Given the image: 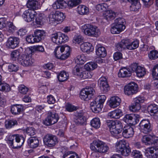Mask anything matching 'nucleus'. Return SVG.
<instances>
[{"mask_svg":"<svg viewBox=\"0 0 158 158\" xmlns=\"http://www.w3.org/2000/svg\"><path fill=\"white\" fill-rule=\"evenodd\" d=\"M97 67V64L95 63L89 62L86 64L84 66V68L87 71H82L81 70H80L78 66H76L73 70V73L83 79L90 78L91 76L89 71L93 70Z\"/></svg>","mask_w":158,"mask_h":158,"instance_id":"obj_1","label":"nucleus"},{"mask_svg":"<svg viewBox=\"0 0 158 158\" xmlns=\"http://www.w3.org/2000/svg\"><path fill=\"white\" fill-rule=\"evenodd\" d=\"M107 125L109 127L110 133L112 136L116 139H118L119 134L123 129L122 123L119 120L107 121Z\"/></svg>","mask_w":158,"mask_h":158,"instance_id":"obj_2","label":"nucleus"},{"mask_svg":"<svg viewBox=\"0 0 158 158\" xmlns=\"http://www.w3.org/2000/svg\"><path fill=\"white\" fill-rule=\"evenodd\" d=\"M139 40L137 39L132 41H131L128 39H124L119 42L117 45L116 47L119 51H122L126 48L127 49L132 50L138 48L139 46Z\"/></svg>","mask_w":158,"mask_h":158,"instance_id":"obj_3","label":"nucleus"},{"mask_svg":"<svg viewBox=\"0 0 158 158\" xmlns=\"http://www.w3.org/2000/svg\"><path fill=\"white\" fill-rule=\"evenodd\" d=\"M116 151L125 156H128L131 153V149L129 143L126 141L121 140L117 142L115 146Z\"/></svg>","mask_w":158,"mask_h":158,"instance_id":"obj_4","label":"nucleus"},{"mask_svg":"<svg viewBox=\"0 0 158 158\" xmlns=\"http://www.w3.org/2000/svg\"><path fill=\"white\" fill-rule=\"evenodd\" d=\"M106 99L105 96L102 95L98 96L94 101L91 102L90 105L92 111L96 113L101 112Z\"/></svg>","mask_w":158,"mask_h":158,"instance_id":"obj_5","label":"nucleus"},{"mask_svg":"<svg viewBox=\"0 0 158 158\" xmlns=\"http://www.w3.org/2000/svg\"><path fill=\"white\" fill-rule=\"evenodd\" d=\"M125 20L123 18L116 19L112 24L110 28L111 32L113 34H119L125 29Z\"/></svg>","mask_w":158,"mask_h":158,"instance_id":"obj_6","label":"nucleus"},{"mask_svg":"<svg viewBox=\"0 0 158 158\" xmlns=\"http://www.w3.org/2000/svg\"><path fill=\"white\" fill-rule=\"evenodd\" d=\"M81 31L89 36L98 37L100 34V30L97 27L90 24H86L82 26Z\"/></svg>","mask_w":158,"mask_h":158,"instance_id":"obj_7","label":"nucleus"},{"mask_svg":"<svg viewBox=\"0 0 158 158\" xmlns=\"http://www.w3.org/2000/svg\"><path fill=\"white\" fill-rule=\"evenodd\" d=\"M70 48L69 46H60L56 47L54 53L56 57L61 60H64L69 57L70 55Z\"/></svg>","mask_w":158,"mask_h":158,"instance_id":"obj_8","label":"nucleus"},{"mask_svg":"<svg viewBox=\"0 0 158 158\" xmlns=\"http://www.w3.org/2000/svg\"><path fill=\"white\" fill-rule=\"evenodd\" d=\"M90 148L92 151L101 153L106 152L109 149L108 146L105 143L99 140L94 141L91 143Z\"/></svg>","mask_w":158,"mask_h":158,"instance_id":"obj_9","label":"nucleus"},{"mask_svg":"<svg viewBox=\"0 0 158 158\" xmlns=\"http://www.w3.org/2000/svg\"><path fill=\"white\" fill-rule=\"evenodd\" d=\"M59 117L56 110L49 111L47 114V117L43 121V123L46 126H49L56 123Z\"/></svg>","mask_w":158,"mask_h":158,"instance_id":"obj_10","label":"nucleus"},{"mask_svg":"<svg viewBox=\"0 0 158 158\" xmlns=\"http://www.w3.org/2000/svg\"><path fill=\"white\" fill-rule=\"evenodd\" d=\"M152 145L155 147L148 149L145 152V155L147 158H157L158 157V139L153 138Z\"/></svg>","mask_w":158,"mask_h":158,"instance_id":"obj_11","label":"nucleus"},{"mask_svg":"<svg viewBox=\"0 0 158 158\" xmlns=\"http://www.w3.org/2000/svg\"><path fill=\"white\" fill-rule=\"evenodd\" d=\"M95 93V91L93 88L87 87L81 91L80 97L82 100L88 101L93 98Z\"/></svg>","mask_w":158,"mask_h":158,"instance_id":"obj_12","label":"nucleus"},{"mask_svg":"<svg viewBox=\"0 0 158 158\" xmlns=\"http://www.w3.org/2000/svg\"><path fill=\"white\" fill-rule=\"evenodd\" d=\"M139 126L141 131L144 134L150 133L153 129L150 121L148 119L142 120L139 123Z\"/></svg>","mask_w":158,"mask_h":158,"instance_id":"obj_13","label":"nucleus"},{"mask_svg":"<svg viewBox=\"0 0 158 158\" xmlns=\"http://www.w3.org/2000/svg\"><path fill=\"white\" fill-rule=\"evenodd\" d=\"M43 141L44 144L49 147H54L58 142L57 137L52 134H47L44 137Z\"/></svg>","mask_w":158,"mask_h":158,"instance_id":"obj_14","label":"nucleus"},{"mask_svg":"<svg viewBox=\"0 0 158 158\" xmlns=\"http://www.w3.org/2000/svg\"><path fill=\"white\" fill-rule=\"evenodd\" d=\"M132 72L136 73V76L139 77H142L146 74V69L144 67L141 66L136 63H133L130 66Z\"/></svg>","mask_w":158,"mask_h":158,"instance_id":"obj_15","label":"nucleus"},{"mask_svg":"<svg viewBox=\"0 0 158 158\" xmlns=\"http://www.w3.org/2000/svg\"><path fill=\"white\" fill-rule=\"evenodd\" d=\"M138 89L137 85L134 82H131L124 86V92L126 95L130 96L136 94Z\"/></svg>","mask_w":158,"mask_h":158,"instance_id":"obj_16","label":"nucleus"},{"mask_svg":"<svg viewBox=\"0 0 158 158\" xmlns=\"http://www.w3.org/2000/svg\"><path fill=\"white\" fill-rule=\"evenodd\" d=\"M139 115L135 114H127L123 119L127 124L135 125L139 122Z\"/></svg>","mask_w":158,"mask_h":158,"instance_id":"obj_17","label":"nucleus"},{"mask_svg":"<svg viewBox=\"0 0 158 158\" xmlns=\"http://www.w3.org/2000/svg\"><path fill=\"white\" fill-rule=\"evenodd\" d=\"M65 18L64 14L58 11H56L55 13L51 12L49 15V20L52 21H57L59 23L62 22Z\"/></svg>","mask_w":158,"mask_h":158,"instance_id":"obj_18","label":"nucleus"},{"mask_svg":"<svg viewBox=\"0 0 158 158\" xmlns=\"http://www.w3.org/2000/svg\"><path fill=\"white\" fill-rule=\"evenodd\" d=\"M144 101L143 97H138L134 99L133 103L130 106V110L133 112H137L141 108L140 103H143Z\"/></svg>","mask_w":158,"mask_h":158,"instance_id":"obj_19","label":"nucleus"},{"mask_svg":"<svg viewBox=\"0 0 158 158\" xmlns=\"http://www.w3.org/2000/svg\"><path fill=\"white\" fill-rule=\"evenodd\" d=\"M36 15L37 13L35 10L28 9L24 12L22 17L26 22H30L34 20Z\"/></svg>","mask_w":158,"mask_h":158,"instance_id":"obj_20","label":"nucleus"},{"mask_svg":"<svg viewBox=\"0 0 158 158\" xmlns=\"http://www.w3.org/2000/svg\"><path fill=\"white\" fill-rule=\"evenodd\" d=\"M98 84L101 90L103 93L107 92L110 87L107 78L104 77H101L98 81Z\"/></svg>","mask_w":158,"mask_h":158,"instance_id":"obj_21","label":"nucleus"},{"mask_svg":"<svg viewBox=\"0 0 158 158\" xmlns=\"http://www.w3.org/2000/svg\"><path fill=\"white\" fill-rule=\"evenodd\" d=\"M20 63L24 66H28L31 65L34 62V60L27 54H23L20 57Z\"/></svg>","mask_w":158,"mask_h":158,"instance_id":"obj_22","label":"nucleus"},{"mask_svg":"<svg viewBox=\"0 0 158 158\" xmlns=\"http://www.w3.org/2000/svg\"><path fill=\"white\" fill-rule=\"evenodd\" d=\"M19 38L10 37L6 42V46L9 48L14 49L19 46Z\"/></svg>","mask_w":158,"mask_h":158,"instance_id":"obj_23","label":"nucleus"},{"mask_svg":"<svg viewBox=\"0 0 158 158\" xmlns=\"http://www.w3.org/2000/svg\"><path fill=\"white\" fill-rule=\"evenodd\" d=\"M132 71L131 68L124 67L121 68L119 70L118 73V77L123 78L130 77L132 75Z\"/></svg>","mask_w":158,"mask_h":158,"instance_id":"obj_24","label":"nucleus"},{"mask_svg":"<svg viewBox=\"0 0 158 158\" xmlns=\"http://www.w3.org/2000/svg\"><path fill=\"white\" fill-rule=\"evenodd\" d=\"M85 114L86 113L82 110L77 111L75 114L76 120L79 124H82L86 121L87 118Z\"/></svg>","mask_w":158,"mask_h":158,"instance_id":"obj_25","label":"nucleus"},{"mask_svg":"<svg viewBox=\"0 0 158 158\" xmlns=\"http://www.w3.org/2000/svg\"><path fill=\"white\" fill-rule=\"evenodd\" d=\"M134 134L133 128L129 126L124 127L123 128L122 134L125 138L132 137Z\"/></svg>","mask_w":158,"mask_h":158,"instance_id":"obj_26","label":"nucleus"},{"mask_svg":"<svg viewBox=\"0 0 158 158\" xmlns=\"http://www.w3.org/2000/svg\"><path fill=\"white\" fill-rule=\"evenodd\" d=\"M121 102V100L120 98L114 96L111 98L109 105L111 108H115L119 105Z\"/></svg>","mask_w":158,"mask_h":158,"instance_id":"obj_27","label":"nucleus"},{"mask_svg":"<svg viewBox=\"0 0 158 158\" xmlns=\"http://www.w3.org/2000/svg\"><path fill=\"white\" fill-rule=\"evenodd\" d=\"M123 113L121 110L116 109L108 114V116L111 118L114 119H119L123 115Z\"/></svg>","mask_w":158,"mask_h":158,"instance_id":"obj_28","label":"nucleus"},{"mask_svg":"<svg viewBox=\"0 0 158 158\" xmlns=\"http://www.w3.org/2000/svg\"><path fill=\"white\" fill-rule=\"evenodd\" d=\"M34 35L36 41L38 42L44 39L46 34L44 30L36 29L34 31Z\"/></svg>","mask_w":158,"mask_h":158,"instance_id":"obj_29","label":"nucleus"},{"mask_svg":"<svg viewBox=\"0 0 158 158\" xmlns=\"http://www.w3.org/2000/svg\"><path fill=\"white\" fill-rule=\"evenodd\" d=\"M39 141L38 138L35 137H31L28 140V144L30 148H35L39 145Z\"/></svg>","mask_w":158,"mask_h":158,"instance_id":"obj_30","label":"nucleus"},{"mask_svg":"<svg viewBox=\"0 0 158 158\" xmlns=\"http://www.w3.org/2000/svg\"><path fill=\"white\" fill-rule=\"evenodd\" d=\"M94 49L93 46L90 43H84L81 45V49L84 52H92Z\"/></svg>","mask_w":158,"mask_h":158,"instance_id":"obj_31","label":"nucleus"},{"mask_svg":"<svg viewBox=\"0 0 158 158\" xmlns=\"http://www.w3.org/2000/svg\"><path fill=\"white\" fill-rule=\"evenodd\" d=\"M153 137L151 135H145L142 137V142L145 145H152Z\"/></svg>","mask_w":158,"mask_h":158,"instance_id":"obj_32","label":"nucleus"},{"mask_svg":"<svg viewBox=\"0 0 158 158\" xmlns=\"http://www.w3.org/2000/svg\"><path fill=\"white\" fill-rule=\"evenodd\" d=\"M96 53L98 57L103 58L106 55L107 52L104 47L97 46L96 48Z\"/></svg>","mask_w":158,"mask_h":158,"instance_id":"obj_33","label":"nucleus"},{"mask_svg":"<svg viewBox=\"0 0 158 158\" xmlns=\"http://www.w3.org/2000/svg\"><path fill=\"white\" fill-rule=\"evenodd\" d=\"M59 81L63 82L66 81L69 77V75L68 72L64 71L60 72L57 75V77Z\"/></svg>","mask_w":158,"mask_h":158,"instance_id":"obj_34","label":"nucleus"},{"mask_svg":"<svg viewBox=\"0 0 158 158\" xmlns=\"http://www.w3.org/2000/svg\"><path fill=\"white\" fill-rule=\"evenodd\" d=\"M67 3L64 0H56L52 5V7L55 9H62L65 7Z\"/></svg>","mask_w":158,"mask_h":158,"instance_id":"obj_35","label":"nucleus"},{"mask_svg":"<svg viewBox=\"0 0 158 158\" xmlns=\"http://www.w3.org/2000/svg\"><path fill=\"white\" fill-rule=\"evenodd\" d=\"M115 16V14L114 12L111 10H107L103 15V19L109 21L114 19Z\"/></svg>","mask_w":158,"mask_h":158,"instance_id":"obj_36","label":"nucleus"},{"mask_svg":"<svg viewBox=\"0 0 158 158\" xmlns=\"http://www.w3.org/2000/svg\"><path fill=\"white\" fill-rule=\"evenodd\" d=\"M128 1L132 3L130 7L131 10L136 11L140 8V5L138 0H128Z\"/></svg>","mask_w":158,"mask_h":158,"instance_id":"obj_37","label":"nucleus"},{"mask_svg":"<svg viewBox=\"0 0 158 158\" xmlns=\"http://www.w3.org/2000/svg\"><path fill=\"white\" fill-rule=\"evenodd\" d=\"M46 17L42 13H40L35 19V23L38 25H42L45 21Z\"/></svg>","mask_w":158,"mask_h":158,"instance_id":"obj_38","label":"nucleus"},{"mask_svg":"<svg viewBox=\"0 0 158 158\" xmlns=\"http://www.w3.org/2000/svg\"><path fill=\"white\" fill-rule=\"evenodd\" d=\"M51 39L52 41L56 44H61V39L59 32L52 34Z\"/></svg>","mask_w":158,"mask_h":158,"instance_id":"obj_39","label":"nucleus"},{"mask_svg":"<svg viewBox=\"0 0 158 158\" xmlns=\"http://www.w3.org/2000/svg\"><path fill=\"white\" fill-rule=\"evenodd\" d=\"M90 125L96 129L99 128L101 125V122L98 118H94L90 121Z\"/></svg>","mask_w":158,"mask_h":158,"instance_id":"obj_40","label":"nucleus"},{"mask_svg":"<svg viewBox=\"0 0 158 158\" xmlns=\"http://www.w3.org/2000/svg\"><path fill=\"white\" fill-rule=\"evenodd\" d=\"M77 9L79 14L81 15L87 14L89 12L88 8L84 5H80Z\"/></svg>","mask_w":158,"mask_h":158,"instance_id":"obj_41","label":"nucleus"},{"mask_svg":"<svg viewBox=\"0 0 158 158\" xmlns=\"http://www.w3.org/2000/svg\"><path fill=\"white\" fill-rule=\"evenodd\" d=\"M20 50L17 49L13 51L11 53V56L12 60L17 61L19 63Z\"/></svg>","mask_w":158,"mask_h":158,"instance_id":"obj_42","label":"nucleus"},{"mask_svg":"<svg viewBox=\"0 0 158 158\" xmlns=\"http://www.w3.org/2000/svg\"><path fill=\"white\" fill-rule=\"evenodd\" d=\"M63 158H79L78 155L72 151H69L65 153L63 155Z\"/></svg>","mask_w":158,"mask_h":158,"instance_id":"obj_43","label":"nucleus"},{"mask_svg":"<svg viewBox=\"0 0 158 158\" xmlns=\"http://www.w3.org/2000/svg\"><path fill=\"white\" fill-rule=\"evenodd\" d=\"M86 61V57L83 54L78 55L76 60V62L80 64H84Z\"/></svg>","mask_w":158,"mask_h":158,"instance_id":"obj_44","label":"nucleus"},{"mask_svg":"<svg viewBox=\"0 0 158 158\" xmlns=\"http://www.w3.org/2000/svg\"><path fill=\"white\" fill-rule=\"evenodd\" d=\"M20 106L19 104H15L11 107V112L15 115L19 114L20 113Z\"/></svg>","mask_w":158,"mask_h":158,"instance_id":"obj_45","label":"nucleus"},{"mask_svg":"<svg viewBox=\"0 0 158 158\" xmlns=\"http://www.w3.org/2000/svg\"><path fill=\"white\" fill-rule=\"evenodd\" d=\"M108 8V6L105 3L98 4L96 6V10L100 11H106Z\"/></svg>","mask_w":158,"mask_h":158,"instance_id":"obj_46","label":"nucleus"},{"mask_svg":"<svg viewBox=\"0 0 158 158\" xmlns=\"http://www.w3.org/2000/svg\"><path fill=\"white\" fill-rule=\"evenodd\" d=\"M10 89L9 85L6 83H0V90L6 92L9 91Z\"/></svg>","mask_w":158,"mask_h":158,"instance_id":"obj_47","label":"nucleus"},{"mask_svg":"<svg viewBox=\"0 0 158 158\" xmlns=\"http://www.w3.org/2000/svg\"><path fill=\"white\" fill-rule=\"evenodd\" d=\"M17 123L16 120H7L5 122V126L6 128H10Z\"/></svg>","mask_w":158,"mask_h":158,"instance_id":"obj_48","label":"nucleus"},{"mask_svg":"<svg viewBox=\"0 0 158 158\" xmlns=\"http://www.w3.org/2000/svg\"><path fill=\"white\" fill-rule=\"evenodd\" d=\"M17 137L15 139V141L12 143V145H10L9 146L13 149H17L20 148L19 145V143L20 142V135H17Z\"/></svg>","mask_w":158,"mask_h":158,"instance_id":"obj_49","label":"nucleus"},{"mask_svg":"<svg viewBox=\"0 0 158 158\" xmlns=\"http://www.w3.org/2000/svg\"><path fill=\"white\" fill-rule=\"evenodd\" d=\"M149 58L151 60H155L158 58V52L156 50L150 51L148 54Z\"/></svg>","mask_w":158,"mask_h":158,"instance_id":"obj_50","label":"nucleus"},{"mask_svg":"<svg viewBox=\"0 0 158 158\" xmlns=\"http://www.w3.org/2000/svg\"><path fill=\"white\" fill-rule=\"evenodd\" d=\"M158 108V106L156 104H151L148 106L147 110L148 113L151 114L154 111H156Z\"/></svg>","mask_w":158,"mask_h":158,"instance_id":"obj_51","label":"nucleus"},{"mask_svg":"<svg viewBox=\"0 0 158 158\" xmlns=\"http://www.w3.org/2000/svg\"><path fill=\"white\" fill-rule=\"evenodd\" d=\"M80 0H69L68 2V5L70 7L76 6L80 3Z\"/></svg>","mask_w":158,"mask_h":158,"instance_id":"obj_52","label":"nucleus"},{"mask_svg":"<svg viewBox=\"0 0 158 158\" xmlns=\"http://www.w3.org/2000/svg\"><path fill=\"white\" fill-rule=\"evenodd\" d=\"M131 155L134 158H143L141 152L138 150H133L131 153Z\"/></svg>","mask_w":158,"mask_h":158,"instance_id":"obj_53","label":"nucleus"},{"mask_svg":"<svg viewBox=\"0 0 158 158\" xmlns=\"http://www.w3.org/2000/svg\"><path fill=\"white\" fill-rule=\"evenodd\" d=\"M34 35H29L26 38L27 41L29 43L33 44L35 43H37L36 40H35Z\"/></svg>","mask_w":158,"mask_h":158,"instance_id":"obj_54","label":"nucleus"},{"mask_svg":"<svg viewBox=\"0 0 158 158\" xmlns=\"http://www.w3.org/2000/svg\"><path fill=\"white\" fill-rule=\"evenodd\" d=\"M19 134H16L15 135H9L7 137V143L10 146V145H12V143L14 141L15 139L17 137V135Z\"/></svg>","mask_w":158,"mask_h":158,"instance_id":"obj_55","label":"nucleus"},{"mask_svg":"<svg viewBox=\"0 0 158 158\" xmlns=\"http://www.w3.org/2000/svg\"><path fill=\"white\" fill-rule=\"evenodd\" d=\"M65 107L66 110L69 112H73L76 110L77 109L76 107L69 103H67L66 104Z\"/></svg>","mask_w":158,"mask_h":158,"instance_id":"obj_56","label":"nucleus"},{"mask_svg":"<svg viewBox=\"0 0 158 158\" xmlns=\"http://www.w3.org/2000/svg\"><path fill=\"white\" fill-rule=\"evenodd\" d=\"M156 70H157L158 72V64L154 66L152 70V76L156 80H158V73H156Z\"/></svg>","mask_w":158,"mask_h":158,"instance_id":"obj_57","label":"nucleus"},{"mask_svg":"<svg viewBox=\"0 0 158 158\" xmlns=\"http://www.w3.org/2000/svg\"><path fill=\"white\" fill-rule=\"evenodd\" d=\"M83 37L81 35H75L73 37V41L75 43L80 44L83 40Z\"/></svg>","mask_w":158,"mask_h":158,"instance_id":"obj_58","label":"nucleus"},{"mask_svg":"<svg viewBox=\"0 0 158 158\" xmlns=\"http://www.w3.org/2000/svg\"><path fill=\"white\" fill-rule=\"evenodd\" d=\"M59 33H60V37L61 39V44L66 42L68 41L69 37L67 35L61 32Z\"/></svg>","mask_w":158,"mask_h":158,"instance_id":"obj_59","label":"nucleus"},{"mask_svg":"<svg viewBox=\"0 0 158 158\" xmlns=\"http://www.w3.org/2000/svg\"><path fill=\"white\" fill-rule=\"evenodd\" d=\"M27 133L30 136H33L35 134V131L34 128L32 127H27L26 130Z\"/></svg>","mask_w":158,"mask_h":158,"instance_id":"obj_60","label":"nucleus"},{"mask_svg":"<svg viewBox=\"0 0 158 158\" xmlns=\"http://www.w3.org/2000/svg\"><path fill=\"white\" fill-rule=\"evenodd\" d=\"M18 66L15 64H10L8 66V69L10 72L16 71L18 69Z\"/></svg>","mask_w":158,"mask_h":158,"instance_id":"obj_61","label":"nucleus"},{"mask_svg":"<svg viewBox=\"0 0 158 158\" xmlns=\"http://www.w3.org/2000/svg\"><path fill=\"white\" fill-rule=\"evenodd\" d=\"M28 89V88L24 85H20V94H26Z\"/></svg>","mask_w":158,"mask_h":158,"instance_id":"obj_62","label":"nucleus"},{"mask_svg":"<svg viewBox=\"0 0 158 158\" xmlns=\"http://www.w3.org/2000/svg\"><path fill=\"white\" fill-rule=\"evenodd\" d=\"M47 101L49 104H54L56 102V100L54 97L50 95L47 97Z\"/></svg>","mask_w":158,"mask_h":158,"instance_id":"obj_63","label":"nucleus"},{"mask_svg":"<svg viewBox=\"0 0 158 158\" xmlns=\"http://www.w3.org/2000/svg\"><path fill=\"white\" fill-rule=\"evenodd\" d=\"M113 57L115 60H119L122 58V54L120 52H116L113 55Z\"/></svg>","mask_w":158,"mask_h":158,"instance_id":"obj_64","label":"nucleus"}]
</instances>
